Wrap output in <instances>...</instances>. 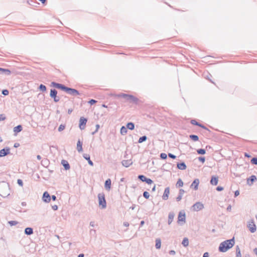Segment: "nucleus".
Returning <instances> with one entry per match:
<instances>
[{
  "label": "nucleus",
  "instance_id": "27",
  "mask_svg": "<svg viewBox=\"0 0 257 257\" xmlns=\"http://www.w3.org/2000/svg\"><path fill=\"white\" fill-rule=\"evenodd\" d=\"M1 74H5L7 75H10L11 74V71L8 69L1 68Z\"/></svg>",
  "mask_w": 257,
  "mask_h": 257
},
{
  "label": "nucleus",
  "instance_id": "3",
  "mask_svg": "<svg viewBox=\"0 0 257 257\" xmlns=\"http://www.w3.org/2000/svg\"><path fill=\"white\" fill-rule=\"evenodd\" d=\"M99 205L101 208L104 209L106 207V202L105 199V196L103 193H99L98 195Z\"/></svg>",
  "mask_w": 257,
  "mask_h": 257
},
{
  "label": "nucleus",
  "instance_id": "62",
  "mask_svg": "<svg viewBox=\"0 0 257 257\" xmlns=\"http://www.w3.org/2000/svg\"><path fill=\"white\" fill-rule=\"evenodd\" d=\"M239 195V190H236L234 192V197H237Z\"/></svg>",
  "mask_w": 257,
  "mask_h": 257
},
{
  "label": "nucleus",
  "instance_id": "15",
  "mask_svg": "<svg viewBox=\"0 0 257 257\" xmlns=\"http://www.w3.org/2000/svg\"><path fill=\"white\" fill-rule=\"evenodd\" d=\"M122 165L125 167H128L133 164V161L131 159L123 160L121 162Z\"/></svg>",
  "mask_w": 257,
  "mask_h": 257
},
{
  "label": "nucleus",
  "instance_id": "51",
  "mask_svg": "<svg viewBox=\"0 0 257 257\" xmlns=\"http://www.w3.org/2000/svg\"><path fill=\"white\" fill-rule=\"evenodd\" d=\"M6 118L5 114H0V121L4 120L5 119H6Z\"/></svg>",
  "mask_w": 257,
  "mask_h": 257
},
{
  "label": "nucleus",
  "instance_id": "26",
  "mask_svg": "<svg viewBox=\"0 0 257 257\" xmlns=\"http://www.w3.org/2000/svg\"><path fill=\"white\" fill-rule=\"evenodd\" d=\"M57 95V91L55 89H51L50 93V96L53 98Z\"/></svg>",
  "mask_w": 257,
  "mask_h": 257
},
{
  "label": "nucleus",
  "instance_id": "59",
  "mask_svg": "<svg viewBox=\"0 0 257 257\" xmlns=\"http://www.w3.org/2000/svg\"><path fill=\"white\" fill-rule=\"evenodd\" d=\"M52 208L54 210H57L58 209V206L57 205H54L52 206Z\"/></svg>",
  "mask_w": 257,
  "mask_h": 257
},
{
  "label": "nucleus",
  "instance_id": "13",
  "mask_svg": "<svg viewBox=\"0 0 257 257\" xmlns=\"http://www.w3.org/2000/svg\"><path fill=\"white\" fill-rule=\"evenodd\" d=\"M169 194H170V188L169 187H168L165 189L163 195L162 196L163 200H167L168 199Z\"/></svg>",
  "mask_w": 257,
  "mask_h": 257
},
{
  "label": "nucleus",
  "instance_id": "64",
  "mask_svg": "<svg viewBox=\"0 0 257 257\" xmlns=\"http://www.w3.org/2000/svg\"><path fill=\"white\" fill-rule=\"evenodd\" d=\"M203 257H209V254L208 252H206L203 254Z\"/></svg>",
  "mask_w": 257,
  "mask_h": 257
},
{
  "label": "nucleus",
  "instance_id": "17",
  "mask_svg": "<svg viewBox=\"0 0 257 257\" xmlns=\"http://www.w3.org/2000/svg\"><path fill=\"white\" fill-rule=\"evenodd\" d=\"M256 180V177L255 175H251L247 179V183L248 185H251L253 182Z\"/></svg>",
  "mask_w": 257,
  "mask_h": 257
},
{
  "label": "nucleus",
  "instance_id": "40",
  "mask_svg": "<svg viewBox=\"0 0 257 257\" xmlns=\"http://www.w3.org/2000/svg\"><path fill=\"white\" fill-rule=\"evenodd\" d=\"M250 162L252 164L257 165V157L252 158L250 160Z\"/></svg>",
  "mask_w": 257,
  "mask_h": 257
},
{
  "label": "nucleus",
  "instance_id": "44",
  "mask_svg": "<svg viewBox=\"0 0 257 257\" xmlns=\"http://www.w3.org/2000/svg\"><path fill=\"white\" fill-rule=\"evenodd\" d=\"M190 122H191V123L192 124L195 125H197V126H198V125H199V122H197V121H196V120H195V119H192V120H191Z\"/></svg>",
  "mask_w": 257,
  "mask_h": 257
},
{
  "label": "nucleus",
  "instance_id": "39",
  "mask_svg": "<svg viewBox=\"0 0 257 257\" xmlns=\"http://www.w3.org/2000/svg\"><path fill=\"white\" fill-rule=\"evenodd\" d=\"M39 89L40 91L44 92L46 90V87L44 85L41 84L40 85Z\"/></svg>",
  "mask_w": 257,
  "mask_h": 257
},
{
  "label": "nucleus",
  "instance_id": "57",
  "mask_svg": "<svg viewBox=\"0 0 257 257\" xmlns=\"http://www.w3.org/2000/svg\"><path fill=\"white\" fill-rule=\"evenodd\" d=\"M182 198V196L180 195H178V196L176 198V201H180Z\"/></svg>",
  "mask_w": 257,
  "mask_h": 257
},
{
  "label": "nucleus",
  "instance_id": "60",
  "mask_svg": "<svg viewBox=\"0 0 257 257\" xmlns=\"http://www.w3.org/2000/svg\"><path fill=\"white\" fill-rule=\"evenodd\" d=\"M169 254H170V255H175V253H176V252H175V250H171L169 251Z\"/></svg>",
  "mask_w": 257,
  "mask_h": 257
},
{
  "label": "nucleus",
  "instance_id": "53",
  "mask_svg": "<svg viewBox=\"0 0 257 257\" xmlns=\"http://www.w3.org/2000/svg\"><path fill=\"white\" fill-rule=\"evenodd\" d=\"M54 101L55 102H58L60 100V97L58 96L57 95L54 98H53Z\"/></svg>",
  "mask_w": 257,
  "mask_h": 257
},
{
  "label": "nucleus",
  "instance_id": "28",
  "mask_svg": "<svg viewBox=\"0 0 257 257\" xmlns=\"http://www.w3.org/2000/svg\"><path fill=\"white\" fill-rule=\"evenodd\" d=\"M161 246V240L160 238H157L156 239L155 247L157 249H160Z\"/></svg>",
  "mask_w": 257,
  "mask_h": 257
},
{
  "label": "nucleus",
  "instance_id": "11",
  "mask_svg": "<svg viewBox=\"0 0 257 257\" xmlns=\"http://www.w3.org/2000/svg\"><path fill=\"white\" fill-rule=\"evenodd\" d=\"M247 226L249 228V229L251 233H253L256 231V225L254 223V222L253 220H251L250 222H249Z\"/></svg>",
  "mask_w": 257,
  "mask_h": 257
},
{
  "label": "nucleus",
  "instance_id": "45",
  "mask_svg": "<svg viewBox=\"0 0 257 257\" xmlns=\"http://www.w3.org/2000/svg\"><path fill=\"white\" fill-rule=\"evenodd\" d=\"M9 223L11 226H14V225H16V224H17L18 222H17V221H16L12 220V221H9Z\"/></svg>",
  "mask_w": 257,
  "mask_h": 257
},
{
  "label": "nucleus",
  "instance_id": "61",
  "mask_svg": "<svg viewBox=\"0 0 257 257\" xmlns=\"http://www.w3.org/2000/svg\"><path fill=\"white\" fill-rule=\"evenodd\" d=\"M198 126H199V127H201V128H204V129H205V130H208V129L207 128V127H206V126H205L204 125H203V124H201V123H199V124Z\"/></svg>",
  "mask_w": 257,
  "mask_h": 257
},
{
  "label": "nucleus",
  "instance_id": "12",
  "mask_svg": "<svg viewBox=\"0 0 257 257\" xmlns=\"http://www.w3.org/2000/svg\"><path fill=\"white\" fill-rule=\"evenodd\" d=\"M42 200L44 202L48 203L51 200V196L48 192L45 191L43 195Z\"/></svg>",
  "mask_w": 257,
  "mask_h": 257
},
{
  "label": "nucleus",
  "instance_id": "20",
  "mask_svg": "<svg viewBox=\"0 0 257 257\" xmlns=\"http://www.w3.org/2000/svg\"><path fill=\"white\" fill-rule=\"evenodd\" d=\"M84 158L85 159H86V160L88 161V164L91 166H93V162L90 160V156L88 154H84L83 155Z\"/></svg>",
  "mask_w": 257,
  "mask_h": 257
},
{
  "label": "nucleus",
  "instance_id": "36",
  "mask_svg": "<svg viewBox=\"0 0 257 257\" xmlns=\"http://www.w3.org/2000/svg\"><path fill=\"white\" fill-rule=\"evenodd\" d=\"M176 185V187H180L183 186V182L181 179H178Z\"/></svg>",
  "mask_w": 257,
  "mask_h": 257
},
{
  "label": "nucleus",
  "instance_id": "25",
  "mask_svg": "<svg viewBox=\"0 0 257 257\" xmlns=\"http://www.w3.org/2000/svg\"><path fill=\"white\" fill-rule=\"evenodd\" d=\"M23 127L21 125H18L14 128V132L17 134L22 131Z\"/></svg>",
  "mask_w": 257,
  "mask_h": 257
},
{
  "label": "nucleus",
  "instance_id": "34",
  "mask_svg": "<svg viewBox=\"0 0 257 257\" xmlns=\"http://www.w3.org/2000/svg\"><path fill=\"white\" fill-rule=\"evenodd\" d=\"M147 139V137L146 136H143L140 137L139 139L138 143H142L145 141H146Z\"/></svg>",
  "mask_w": 257,
  "mask_h": 257
},
{
  "label": "nucleus",
  "instance_id": "46",
  "mask_svg": "<svg viewBox=\"0 0 257 257\" xmlns=\"http://www.w3.org/2000/svg\"><path fill=\"white\" fill-rule=\"evenodd\" d=\"M145 182L148 184H151L153 181L151 179L147 178Z\"/></svg>",
  "mask_w": 257,
  "mask_h": 257
},
{
  "label": "nucleus",
  "instance_id": "4",
  "mask_svg": "<svg viewBox=\"0 0 257 257\" xmlns=\"http://www.w3.org/2000/svg\"><path fill=\"white\" fill-rule=\"evenodd\" d=\"M177 222L180 225H182L186 222V215L184 211H181L179 212Z\"/></svg>",
  "mask_w": 257,
  "mask_h": 257
},
{
  "label": "nucleus",
  "instance_id": "52",
  "mask_svg": "<svg viewBox=\"0 0 257 257\" xmlns=\"http://www.w3.org/2000/svg\"><path fill=\"white\" fill-rule=\"evenodd\" d=\"M17 183L21 186H22L23 185V182L21 179H18L17 181Z\"/></svg>",
  "mask_w": 257,
  "mask_h": 257
},
{
  "label": "nucleus",
  "instance_id": "19",
  "mask_svg": "<svg viewBox=\"0 0 257 257\" xmlns=\"http://www.w3.org/2000/svg\"><path fill=\"white\" fill-rule=\"evenodd\" d=\"M175 214L174 212H170L169 213L168 215V223L169 225L171 224V223L172 222L174 219Z\"/></svg>",
  "mask_w": 257,
  "mask_h": 257
},
{
  "label": "nucleus",
  "instance_id": "43",
  "mask_svg": "<svg viewBox=\"0 0 257 257\" xmlns=\"http://www.w3.org/2000/svg\"><path fill=\"white\" fill-rule=\"evenodd\" d=\"M160 158L163 160L166 159L167 158V155L166 154L162 153L160 154Z\"/></svg>",
  "mask_w": 257,
  "mask_h": 257
},
{
  "label": "nucleus",
  "instance_id": "32",
  "mask_svg": "<svg viewBox=\"0 0 257 257\" xmlns=\"http://www.w3.org/2000/svg\"><path fill=\"white\" fill-rule=\"evenodd\" d=\"M236 257H241V254L240 252V248L238 245L236 246Z\"/></svg>",
  "mask_w": 257,
  "mask_h": 257
},
{
  "label": "nucleus",
  "instance_id": "14",
  "mask_svg": "<svg viewBox=\"0 0 257 257\" xmlns=\"http://www.w3.org/2000/svg\"><path fill=\"white\" fill-rule=\"evenodd\" d=\"M199 184V180L195 179L192 183L190 187L193 188L195 190H197L198 188V185Z\"/></svg>",
  "mask_w": 257,
  "mask_h": 257
},
{
  "label": "nucleus",
  "instance_id": "7",
  "mask_svg": "<svg viewBox=\"0 0 257 257\" xmlns=\"http://www.w3.org/2000/svg\"><path fill=\"white\" fill-rule=\"evenodd\" d=\"M65 92L72 96H77L80 94L79 91L77 90L74 88H69L68 87Z\"/></svg>",
  "mask_w": 257,
  "mask_h": 257
},
{
  "label": "nucleus",
  "instance_id": "2",
  "mask_svg": "<svg viewBox=\"0 0 257 257\" xmlns=\"http://www.w3.org/2000/svg\"><path fill=\"white\" fill-rule=\"evenodd\" d=\"M119 97H122L125 98L130 102L137 104L139 102V99L132 95L127 94L125 93H121L118 95Z\"/></svg>",
  "mask_w": 257,
  "mask_h": 257
},
{
  "label": "nucleus",
  "instance_id": "56",
  "mask_svg": "<svg viewBox=\"0 0 257 257\" xmlns=\"http://www.w3.org/2000/svg\"><path fill=\"white\" fill-rule=\"evenodd\" d=\"M184 192H185V191H184V190L183 189H180L179 190V195L183 196V195L184 193Z\"/></svg>",
  "mask_w": 257,
  "mask_h": 257
},
{
  "label": "nucleus",
  "instance_id": "9",
  "mask_svg": "<svg viewBox=\"0 0 257 257\" xmlns=\"http://www.w3.org/2000/svg\"><path fill=\"white\" fill-rule=\"evenodd\" d=\"M10 148L8 147H6L4 149L0 150V158L6 156L11 153Z\"/></svg>",
  "mask_w": 257,
  "mask_h": 257
},
{
  "label": "nucleus",
  "instance_id": "50",
  "mask_svg": "<svg viewBox=\"0 0 257 257\" xmlns=\"http://www.w3.org/2000/svg\"><path fill=\"white\" fill-rule=\"evenodd\" d=\"M168 156H169V158H172L173 159H175L176 158V156L175 155H173V154H172L171 153H169L168 154Z\"/></svg>",
  "mask_w": 257,
  "mask_h": 257
},
{
  "label": "nucleus",
  "instance_id": "58",
  "mask_svg": "<svg viewBox=\"0 0 257 257\" xmlns=\"http://www.w3.org/2000/svg\"><path fill=\"white\" fill-rule=\"evenodd\" d=\"M216 189L218 191H221L223 190V187H222L221 186H218V187H217Z\"/></svg>",
  "mask_w": 257,
  "mask_h": 257
},
{
  "label": "nucleus",
  "instance_id": "23",
  "mask_svg": "<svg viewBox=\"0 0 257 257\" xmlns=\"http://www.w3.org/2000/svg\"><path fill=\"white\" fill-rule=\"evenodd\" d=\"M33 229L32 227H27L25 229V233L26 235H30L33 234Z\"/></svg>",
  "mask_w": 257,
  "mask_h": 257
},
{
  "label": "nucleus",
  "instance_id": "31",
  "mask_svg": "<svg viewBox=\"0 0 257 257\" xmlns=\"http://www.w3.org/2000/svg\"><path fill=\"white\" fill-rule=\"evenodd\" d=\"M126 127L129 130H133L135 128V124L133 122H130L127 123Z\"/></svg>",
  "mask_w": 257,
  "mask_h": 257
},
{
  "label": "nucleus",
  "instance_id": "1",
  "mask_svg": "<svg viewBox=\"0 0 257 257\" xmlns=\"http://www.w3.org/2000/svg\"><path fill=\"white\" fill-rule=\"evenodd\" d=\"M235 241L234 237L231 239L226 240L219 244L218 250L220 252H225L231 248L234 244Z\"/></svg>",
  "mask_w": 257,
  "mask_h": 257
},
{
  "label": "nucleus",
  "instance_id": "8",
  "mask_svg": "<svg viewBox=\"0 0 257 257\" xmlns=\"http://www.w3.org/2000/svg\"><path fill=\"white\" fill-rule=\"evenodd\" d=\"M51 85L56 88L60 89L64 91H66V90L67 88V87H66V86H65L64 85H63L62 84L56 83L55 82H52L51 83Z\"/></svg>",
  "mask_w": 257,
  "mask_h": 257
},
{
  "label": "nucleus",
  "instance_id": "6",
  "mask_svg": "<svg viewBox=\"0 0 257 257\" xmlns=\"http://www.w3.org/2000/svg\"><path fill=\"white\" fill-rule=\"evenodd\" d=\"M204 208V205L200 202H197L192 206V209L194 211H198Z\"/></svg>",
  "mask_w": 257,
  "mask_h": 257
},
{
  "label": "nucleus",
  "instance_id": "30",
  "mask_svg": "<svg viewBox=\"0 0 257 257\" xmlns=\"http://www.w3.org/2000/svg\"><path fill=\"white\" fill-rule=\"evenodd\" d=\"M49 164V161L47 159H44L41 161V164L44 167H47Z\"/></svg>",
  "mask_w": 257,
  "mask_h": 257
},
{
  "label": "nucleus",
  "instance_id": "22",
  "mask_svg": "<svg viewBox=\"0 0 257 257\" xmlns=\"http://www.w3.org/2000/svg\"><path fill=\"white\" fill-rule=\"evenodd\" d=\"M104 187H105V188L107 190H109L110 189L111 180L110 179H108L105 181V184H104Z\"/></svg>",
  "mask_w": 257,
  "mask_h": 257
},
{
  "label": "nucleus",
  "instance_id": "49",
  "mask_svg": "<svg viewBox=\"0 0 257 257\" xmlns=\"http://www.w3.org/2000/svg\"><path fill=\"white\" fill-rule=\"evenodd\" d=\"M99 127H100L99 125L98 124H97L96 125V130L94 132L92 133V135L95 134L98 131V129L99 128Z\"/></svg>",
  "mask_w": 257,
  "mask_h": 257
},
{
  "label": "nucleus",
  "instance_id": "21",
  "mask_svg": "<svg viewBox=\"0 0 257 257\" xmlns=\"http://www.w3.org/2000/svg\"><path fill=\"white\" fill-rule=\"evenodd\" d=\"M61 164L63 166L66 170H69L70 169V165L67 161L62 160L61 161Z\"/></svg>",
  "mask_w": 257,
  "mask_h": 257
},
{
  "label": "nucleus",
  "instance_id": "55",
  "mask_svg": "<svg viewBox=\"0 0 257 257\" xmlns=\"http://www.w3.org/2000/svg\"><path fill=\"white\" fill-rule=\"evenodd\" d=\"M90 234L91 235H95L96 234V230L94 229H90Z\"/></svg>",
  "mask_w": 257,
  "mask_h": 257
},
{
  "label": "nucleus",
  "instance_id": "38",
  "mask_svg": "<svg viewBox=\"0 0 257 257\" xmlns=\"http://www.w3.org/2000/svg\"><path fill=\"white\" fill-rule=\"evenodd\" d=\"M197 152L198 154L204 155L206 153V151L203 149H199L197 150Z\"/></svg>",
  "mask_w": 257,
  "mask_h": 257
},
{
  "label": "nucleus",
  "instance_id": "37",
  "mask_svg": "<svg viewBox=\"0 0 257 257\" xmlns=\"http://www.w3.org/2000/svg\"><path fill=\"white\" fill-rule=\"evenodd\" d=\"M147 177L143 175H140L138 176V179L142 182H145Z\"/></svg>",
  "mask_w": 257,
  "mask_h": 257
},
{
  "label": "nucleus",
  "instance_id": "47",
  "mask_svg": "<svg viewBox=\"0 0 257 257\" xmlns=\"http://www.w3.org/2000/svg\"><path fill=\"white\" fill-rule=\"evenodd\" d=\"M198 160L202 163H204L205 161V158L204 157H200L198 158Z\"/></svg>",
  "mask_w": 257,
  "mask_h": 257
},
{
  "label": "nucleus",
  "instance_id": "18",
  "mask_svg": "<svg viewBox=\"0 0 257 257\" xmlns=\"http://www.w3.org/2000/svg\"><path fill=\"white\" fill-rule=\"evenodd\" d=\"M177 167L178 169L184 170L186 169L187 166L184 162H181L177 163Z\"/></svg>",
  "mask_w": 257,
  "mask_h": 257
},
{
  "label": "nucleus",
  "instance_id": "5",
  "mask_svg": "<svg viewBox=\"0 0 257 257\" xmlns=\"http://www.w3.org/2000/svg\"><path fill=\"white\" fill-rule=\"evenodd\" d=\"M5 189L6 191H9V188L8 184H4L3 185H0V195L3 197L5 198L10 195V193H8V191L5 192L3 189Z\"/></svg>",
  "mask_w": 257,
  "mask_h": 257
},
{
  "label": "nucleus",
  "instance_id": "29",
  "mask_svg": "<svg viewBox=\"0 0 257 257\" xmlns=\"http://www.w3.org/2000/svg\"><path fill=\"white\" fill-rule=\"evenodd\" d=\"M182 244L185 247L188 246V245H189L188 239L187 237L184 238L183 239V241L182 242Z\"/></svg>",
  "mask_w": 257,
  "mask_h": 257
},
{
  "label": "nucleus",
  "instance_id": "54",
  "mask_svg": "<svg viewBox=\"0 0 257 257\" xmlns=\"http://www.w3.org/2000/svg\"><path fill=\"white\" fill-rule=\"evenodd\" d=\"M96 102L97 101L94 99H91L89 100V103L91 105H92L95 104Z\"/></svg>",
  "mask_w": 257,
  "mask_h": 257
},
{
  "label": "nucleus",
  "instance_id": "41",
  "mask_svg": "<svg viewBox=\"0 0 257 257\" xmlns=\"http://www.w3.org/2000/svg\"><path fill=\"white\" fill-rule=\"evenodd\" d=\"M65 125L61 124L59 126L58 130L59 132H61V131H63L65 129Z\"/></svg>",
  "mask_w": 257,
  "mask_h": 257
},
{
  "label": "nucleus",
  "instance_id": "42",
  "mask_svg": "<svg viewBox=\"0 0 257 257\" xmlns=\"http://www.w3.org/2000/svg\"><path fill=\"white\" fill-rule=\"evenodd\" d=\"M143 196L146 199H149V198L150 197V194H149V192H148L147 191H144L143 192Z\"/></svg>",
  "mask_w": 257,
  "mask_h": 257
},
{
  "label": "nucleus",
  "instance_id": "63",
  "mask_svg": "<svg viewBox=\"0 0 257 257\" xmlns=\"http://www.w3.org/2000/svg\"><path fill=\"white\" fill-rule=\"evenodd\" d=\"M51 199L53 201H55L56 200V196L55 195H52L51 196Z\"/></svg>",
  "mask_w": 257,
  "mask_h": 257
},
{
  "label": "nucleus",
  "instance_id": "16",
  "mask_svg": "<svg viewBox=\"0 0 257 257\" xmlns=\"http://www.w3.org/2000/svg\"><path fill=\"white\" fill-rule=\"evenodd\" d=\"M218 181V177L213 176L211 177L210 183L212 185H217Z\"/></svg>",
  "mask_w": 257,
  "mask_h": 257
},
{
  "label": "nucleus",
  "instance_id": "10",
  "mask_svg": "<svg viewBox=\"0 0 257 257\" xmlns=\"http://www.w3.org/2000/svg\"><path fill=\"white\" fill-rule=\"evenodd\" d=\"M87 119L84 117H81L79 119V128L81 130H83L85 128Z\"/></svg>",
  "mask_w": 257,
  "mask_h": 257
},
{
  "label": "nucleus",
  "instance_id": "48",
  "mask_svg": "<svg viewBox=\"0 0 257 257\" xmlns=\"http://www.w3.org/2000/svg\"><path fill=\"white\" fill-rule=\"evenodd\" d=\"M2 94L4 95H7L9 94V91L7 89H4L2 91Z\"/></svg>",
  "mask_w": 257,
  "mask_h": 257
},
{
  "label": "nucleus",
  "instance_id": "35",
  "mask_svg": "<svg viewBox=\"0 0 257 257\" xmlns=\"http://www.w3.org/2000/svg\"><path fill=\"white\" fill-rule=\"evenodd\" d=\"M127 133V128L124 127V126H122L120 128V134L122 135H125Z\"/></svg>",
  "mask_w": 257,
  "mask_h": 257
},
{
  "label": "nucleus",
  "instance_id": "24",
  "mask_svg": "<svg viewBox=\"0 0 257 257\" xmlns=\"http://www.w3.org/2000/svg\"><path fill=\"white\" fill-rule=\"evenodd\" d=\"M77 150L78 152H81L83 150L82 149V142L79 140L77 143Z\"/></svg>",
  "mask_w": 257,
  "mask_h": 257
},
{
  "label": "nucleus",
  "instance_id": "33",
  "mask_svg": "<svg viewBox=\"0 0 257 257\" xmlns=\"http://www.w3.org/2000/svg\"><path fill=\"white\" fill-rule=\"evenodd\" d=\"M189 138H190V139L195 142L199 140V137L195 135H190Z\"/></svg>",
  "mask_w": 257,
  "mask_h": 257
}]
</instances>
